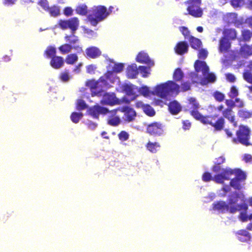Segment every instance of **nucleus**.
<instances>
[{
  "instance_id": "7",
  "label": "nucleus",
  "mask_w": 252,
  "mask_h": 252,
  "mask_svg": "<svg viewBox=\"0 0 252 252\" xmlns=\"http://www.w3.org/2000/svg\"><path fill=\"white\" fill-rule=\"evenodd\" d=\"M216 110L219 112H221L222 116L221 117L223 119L224 121L223 127L221 130H222L224 127L225 123V118L230 123L232 124L234 127H236L237 126V122L236 121L235 113L231 108H226L224 109V105L220 104L216 108Z\"/></svg>"
},
{
  "instance_id": "54",
  "label": "nucleus",
  "mask_w": 252,
  "mask_h": 252,
  "mask_svg": "<svg viewBox=\"0 0 252 252\" xmlns=\"http://www.w3.org/2000/svg\"><path fill=\"white\" fill-rule=\"evenodd\" d=\"M180 31L182 32V34L184 35L185 38L189 39V37L191 36L189 34V31L188 29L185 27H180Z\"/></svg>"
},
{
  "instance_id": "25",
  "label": "nucleus",
  "mask_w": 252,
  "mask_h": 252,
  "mask_svg": "<svg viewBox=\"0 0 252 252\" xmlns=\"http://www.w3.org/2000/svg\"><path fill=\"white\" fill-rule=\"evenodd\" d=\"M136 61L141 63H151L153 61L149 58L148 54L145 52L139 53L137 57Z\"/></svg>"
},
{
  "instance_id": "22",
  "label": "nucleus",
  "mask_w": 252,
  "mask_h": 252,
  "mask_svg": "<svg viewBox=\"0 0 252 252\" xmlns=\"http://www.w3.org/2000/svg\"><path fill=\"white\" fill-rule=\"evenodd\" d=\"M216 161L215 162L214 165L212 167V170L216 173H218L219 172H222V168L220 166V164L224 163L225 162V158L223 156L219 157L216 158Z\"/></svg>"
},
{
  "instance_id": "55",
  "label": "nucleus",
  "mask_w": 252,
  "mask_h": 252,
  "mask_svg": "<svg viewBox=\"0 0 252 252\" xmlns=\"http://www.w3.org/2000/svg\"><path fill=\"white\" fill-rule=\"evenodd\" d=\"M208 56V52L202 49L200 51H199V54H198V57L200 59H205Z\"/></svg>"
},
{
  "instance_id": "62",
  "label": "nucleus",
  "mask_w": 252,
  "mask_h": 252,
  "mask_svg": "<svg viewBox=\"0 0 252 252\" xmlns=\"http://www.w3.org/2000/svg\"><path fill=\"white\" fill-rule=\"evenodd\" d=\"M228 22L229 23L235 22L237 18V15L235 13H230L228 16Z\"/></svg>"
},
{
  "instance_id": "31",
  "label": "nucleus",
  "mask_w": 252,
  "mask_h": 252,
  "mask_svg": "<svg viewBox=\"0 0 252 252\" xmlns=\"http://www.w3.org/2000/svg\"><path fill=\"white\" fill-rule=\"evenodd\" d=\"M216 81V77L213 73H209L207 76L202 80V84L203 85L208 83H213Z\"/></svg>"
},
{
  "instance_id": "45",
  "label": "nucleus",
  "mask_w": 252,
  "mask_h": 252,
  "mask_svg": "<svg viewBox=\"0 0 252 252\" xmlns=\"http://www.w3.org/2000/svg\"><path fill=\"white\" fill-rule=\"evenodd\" d=\"M76 11L78 14L85 15L87 13V6L83 4L80 5L76 8Z\"/></svg>"
},
{
  "instance_id": "17",
  "label": "nucleus",
  "mask_w": 252,
  "mask_h": 252,
  "mask_svg": "<svg viewBox=\"0 0 252 252\" xmlns=\"http://www.w3.org/2000/svg\"><path fill=\"white\" fill-rule=\"evenodd\" d=\"M135 107L137 108L142 109L144 113L149 117H153L156 115L154 109L150 104H144L142 101H139L135 103Z\"/></svg>"
},
{
  "instance_id": "29",
  "label": "nucleus",
  "mask_w": 252,
  "mask_h": 252,
  "mask_svg": "<svg viewBox=\"0 0 252 252\" xmlns=\"http://www.w3.org/2000/svg\"><path fill=\"white\" fill-rule=\"evenodd\" d=\"M196 72L201 71L203 75L209 73V68L207 64H194Z\"/></svg>"
},
{
  "instance_id": "10",
  "label": "nucleus",
  "mask_w": 252,
  "mask_h": 252,
  "mask_svg": "<svg viewBox=\"0 0 252 252\" xmlns=\"http://www.w3.org/2000/svg\"><path fill=\"white\" fill-rule=\"evenodd\" d=\"M146 133L153 137L161 136L164 133V126L159 122H154L147 125Z\"/></svg>"
},
{
  "instance_id": "5",
  "label": "nucleus",
  "mask_w": 252,
  "mask_h": 252,
  "mask_svg": "<svg viewBox=\"0 0 252 252\" xmlns=\"http://www.w3.org/2000/svg\"><path fill=\"white\" fill-rule=\"evenodd\" d=\"M236 138L233 139L235 142H238L242 145L248 146L251 145L249 140L251 136V130L246 126L241 125L236 132Z\"/></svg>"
},
{
  "instance_id": "46",
  "label": "nucleus",
  "mask_w": 252,
  "mask_h": 252,
  "mask_svg": "<svg viewBox=\"0 0 252 252\" xmlns=\"http://www.w3.org/2000/svg\"><path fill=\"white\" fill-rule=\"evenodd\" d=\"M78 60V57L75 54L69 55L66 58V63H74Z\"/></svg>"
},
{
  "instance_id": "4",
  "label": "nucleus",
  "mask_w": 252,
  "mask_h": 252,
  "mask_svg": "<svg viewBox=\"0 0 252 252\" xmlns=\"http://www.w3.org/2000/svg\"><path fill=\"white\" fill-rule=\"evenodd\" d=\"M107 80V78L104 75L100 77L97 81L94 79L87 80L86 82V86L90 89L92 96L101 95L104 88L109 87Z\"/></svg>"
},
{
  "instance_id": "59",
  "label": "nucleus",
  "mask_w": 252,
  "mask_h": 252,
  "mask_svg": "<svg viewBox=\"0 0 252 252\" xmlns=\"http://www.w3.org/2000/svg\"><path fill=\"white\" fill-rule=\"evenodd\" d=\"M149 90L147 86H144L140 89V93L144 96H148L149 94Z\"/></svg>"
},
{
  "instance_id": "26",
  "label": "nucleus",
  "mask_w": 252,
  "mask_h": 252,
  "mask_svg": "<svg viewBox=\"0 0 252 252\" xmlns=\"http://www.w3.org/2000/svg\"><path fill=\"white\" fill-rule=\"evenodd\" d=\"M160 145L158 142H152L149 141L146 145L147 149L153 153H156L160 148Z\"/></svg>"
},
{
  "instance_id": "15",
  "label": "nucleus",
  "mask_w": 252,
  "mask_h": 252,
  "mask_svg": "<svg viewBox=\"0 0 252 252\" xmlns=\"http://www.w3.org/2000/svg\"><path fill=\"white\" fill-rule=\"evenodd\" d=\"M223 171L220 173L216 174L214 176H212L211 174L208 172H205L202 176V180L205 182H208L210 181H213L217 184H222L224 183Z\"/></svg>"
},
{
  "instance_id": "38",
  "label": "nucleus",
  "mask_w": 252,
  "mask_h": 252,
  "mask_svg": "<svg viewBox=\"0 0 252 252\" xmlns=\"http://www.w3.org/2000/svg\"><path fill=\"white\" fill-rule=\"evenodd\" d=\"M56 53V49L53 46H49L47 48L45 51V55L48 57L52 58L53 57Z\"/></svg>"
},
{
  "instance_id": "24",
  "label": "nucleus",
  "mask_w": 252,
  "mask_h": 252,
  "mask_svg": "<svg viewBox=\"0 0 252 252\" xmlns=\"http://www.w3.org/2000/svg\"><path fill=\"white\" fill-rule=\"evenodd\" d=\"M114 66H112V70H108L105 74V76L107 79L110 77V76L114 72L118 73L121 72L124 68V64H114Z\"/></svg>"
},
{
  "instance_id": "14",
  "label": "nucleus",
  "mask_w": 252,
  "mask_h": 252,
  "mask_svg": "<svg viewBox=\"0 0 252 252\" xmlns=\"http://www.w3.org/2000/svg\"><path fill=\"white\" fill-rule=\"evenodd\" d=\"M120 101L114 93H105L102 95L100 103L102 105L113 106L119 104Z\"/></svg>"
},
{
  "instance_id": "57",
  "label": "nucleus",
  "mask_w": 252,
  "mask_h": 252,
  "mask_svg": "<svg viewBox=\"0 0 252 252\" xmlns=\"http://www.w3.org/2000/svg\"><path fill=\"white\" fill-rule=\"evenodd\" d=\"M51 63H63V59L59 56H54L52 58Z\"/></svg>"
},
{
  "instance_id": "23",
  "label": "nucleus",
  "mask_w": 252,
  "mask_h": 252,
  "mask_svg": "<svg viewBox=\"0 0 252 252\" xmlns=\"http://www.w3.org/2000/svg\"><path fill=\"white\" fill-rule=\"evenodd\" d=\"M188 48L189 45L186 42H180L176 46L175 50L178 54L182 55L187 52Z\"/></svg>"
},
{
  "instance_id": "44",
  "label": "nucleus",
  "mask_w": 252,
  "mask_h": 252,
  "mask_svg": "<svg viewBox=\"0 0 252 252\" xmlns=\"http://www.w3.org/2000/svg\"><path fill=\"white\" fill-rule=\"evenodd\" d=\"M87 108V105L86 104L84 100L82 99H80L78 101L76 106V109L78 110H82L85 109Z\"/></svg>"
},
{
  "instance_id": "48",
  "label": "nucleus",
  "mask_w": 252,
  "mask_h": 252,
  "mask_svg": "<svg viewBox=\"0 0 252 252\" xmlns=\"http://www.w3.org/2000/svg\"><path fill=\"white\" fill-rule=\"evenodd\" d=\"M243 39L245 41H249L252 37V33L248 30H244L242 32Z\"/></svg>"
},
{
  "instance_id": "61",
  "label": "nucleus",
  "mask_w": 252,
  "mask_h": 252,
  "mask_svg": "<svg viewBox=\"0 0 252 252\" xmlns=\"http://www.w3.org/2000/svg\"><path fill=\"white\" fill-rule=\"evenodd\" d=\"M191 126V123L189 120L183 121V128L185 130L189 129Z\"/></svg>"
},
{
  "instance_id": "27",
  "label": "nucleus",
  "mask_w": 252,
  "mask_h": 252,
  "mask_svg": "<svg viewBox=\"0 0 252 252\" xmlns=\"http://www.w3.org/2000/svg\"><path fill=\"white\" fill-rule=\"evenodd\" d=\"M238 115L239 118L243 120L251 118L252 117V111L246 109H241L238 111Z\"/></svg>"
},
{
  "instance_id": "43",
  "label": "nucleus",
  "mask_w": 252,
  "mask_h": 252,
  "mask_svg": "<svg viewBox=\"0 0 252 252\" xmlns=\"http://www.w3.org/2000/svg\"><path fill=\"white\" fill-rule=\"evenodd\" d=\"M129 134L126 131L122 130L118 134L119 139L121 141H126L129 138Z\"/></svg>"
},
{
  "instance_id": "12",
  "label": "nucleus",
  "mask_w": 252,
  "mask_h": 252,
  "mask_svg": "<svg viewBox=\"0 0 252 252\" xmlns=\"http://www.w3.org/2000/svg\"><path fill=\"white\" fill-rule=\"evenodd\" d=\"M188 3L190 4L187 8L189 13L195 17L202 16L203 12L200 8L201 0H189Z\"/></svg>"
},
{
  "instance_id": "3",
  "label": "nucleus",
  "mask_w": 252,
  "mask_h": 252,
  "mask_svg": "<svg viewBox=\"0 0 252 252\" xmlns=\"http://www.w3.org/2000/svg\"><path fill=\"white\" fill-rule=\"evenodd\" d=\"M236 201H233V199L229 200L228 203H226L224 201H219L213 204V209L221 213H225L229 212L231 214H235L237 211L244 210L246 211L248 209V205L246 203L235 205Z\"/></svg>"
},
{
  "instance_id": "51",
  "label": "nucleus",
  "mask_w": 252,
  "mask_h": 252,
  "mask_svg": "<svg viewBox=\"0 0 252 252\" xmlns=\"http://www.w3.org/2000/svg\"><path fill=\"white\" fill-rule=\"evenodd\" d=\"M232 5L234 7H240L244 4V0H232Z\"/></svg>"
},
{
  "instance_id": "56",
  "label": "nucleus",
  "mask_w": 252,
  "mask_h": 252,
  "mask_svg": "<svg viewBox=\"0 0 252 252\" xmlns=\"http://www.w3.org/2000/svg\"><path fill=\"white\" fill-rule=\"evenodd\" d=\"M226 80L231 83H233L236 80V78L235 76L232 73H228L225 74Z\"/></svg>"
},
{
  "instance_id": "58",
  "label": "nucleus",
  "mask_w": 252,
  "mask_h": 252,
  "mask_svg": "<svg viewBox=\"0 0 252 252\" xmlns=\"http://www.w3.org/2000/svg\"><path fill=\"white\" fill-rule=\"evenodd\" d=\"M243 159L246 163H252V156L250 154H245L243 156Z\"/></svg>"
},
{
  "instance_id": "33",
  "label": "nucleus",
  "mask_w": 252,
  "mask_h": 252,
  "mask_svg": "<svg viewBox=\"0 0 252 252\" xmlns=\"http://www.w3.org/2000/svg\"><path fill=\"white\" fill-rule=\"evenodd\" d=\"M184 77V74L179 68L176 69L173 73V78L175 82L181 81Z\"/></svg>"
},
{
  "instance_id": "47",
  "label": "nucleus",
  "mask_w": 252,
  "mask_h": 252,
  "mask_svg": "<svg viewBox=\"0 0 252 252\" xmlns=\"http://www.w3.org/2000/svg\"><path fill=\"white\" fill-rule=\"evenodd\" d=\"M49 13L52 16H56L60 14V9L58 6H53L49 9Z\"/></svg>"
},
{
  "instance_id": "18",
  "label": "nucleus",
  "mask_w": 252,
  "mask_h": 252,
  "mask_svg": "<svg viewBox=\"0 0 252 252\" xmlns=\"http://www.w3.org/2000/svg\"><path fill=\"white\" fill-rule=\"evenodd\" d=\"M245 64H239L238 68L245 67ZM244 79L248 83L252 85V64H248L245 66V69L243 73Z\"/></svg>"
},
{
  "instance_id": "35",
  "label": "nucleus",
  "mask_w": 252,
  "mask_h": 252,
  "mask_svg": "<svg viewBox=\"0 0 252 252\" xmlns=\"http://www.w3.org/2000/svg\"><path fill=\"white\" fill-rule=\"evenodd\" d=\"M83 115L82 113L73 112L70 115V119L72 122L75 124L78 123L80 120L82 119Z\"/></svg>"
},
{
  "instance_id": "40",
  "label": "nucleus",
  "mask_w": 252,
  "mask_h": 252,
  "mask_svg": "<svg viewBox=\"0 0 252 252\" xmlns=\"http://www.w3.org/2000/svg\"><path fill=\"white\" fill-rule=\"evenodd\" d=\"M240 181H241L234 178L231 179L229 185L231 187H233L236 189H240L241 188Z\"/></svg>"
},
{
  "instance_id": "8",
  "label": "nucleus",
  "mask_w": 252,
  "mask_h": 252,
  "mask_svg": "<svg viewBox=\"0 0 252 252\" xmlns=\"http://www.w3.org/2000/svg\"><path fill=\"white\" fill-rule=\"evenodd\" d=\"M118 111L124 113L123 119L126 122L129 123L133 121L135 119L136 117L135 111L128 106H125L118 107L117 109L111 110L110 112L112 113L113 115H116Z\"/></svg>"
},
{
  "instance_id": "19",
  "label": "nucleus",
  "mask_w": 252,
  "mask_h": 252,
  "mask_svg": "<svg viewBox=\"0 0 252 252\" xmlns=\"http://www.w3.org/2000/svg\"><path fill=\"white\" fill-rule=\"evenodd\" d=\"M135 88L132 85L125 84L123 86V91L128 96H130L131 100L135 99L137 95L136 94Z\"/></svg>"
},
{
  "instance_id": "42",
  "label": "nucleus",
  "mask_w": 252,
  "mask_h": 252,
  "mask_svg": "<svg viewBox=\"0 0 252 252\" xmlns=\"http://www.w3.org/2000/svg\"><path fill=\"white\" fill-rule=\"evenodd\" d=\"M239 94L238 91L235 86H232L230 88V91L228 93V96L231 98H233L237 96Z\"/></svg>"
},
{
  "instance_id": "11",
  "label": "nucleus",
  "mask_w": 252,
  "mask_h": 252,
  "mask_svg": "<svg viewBox=\"0 0 252 252\" xmlns=\"http://www.w3.org/2000/svg\"><path fill=\"white\" fill-rule=\"evenodd\" d=\"M252 54V50L250 46H243L240 52L231 51L230 57H228L227 61H238L241 58H246Z\"/></svg>"
},
{
  "instance_id": "2",
  "label": "nucleus",
  "mask_w": 252,
  "mask_h": 252,
  "mask_svg": "<svg viewBox=\"0 0 252 252\" xmlns=\"http://www.w3.org/2000/svg\"><path fill=\"white\" fill-rule=\"evenodd\" d=\"M191 89V83L184 82L180 86L173 81H167L164 83L157 85L154 90L155 94L165 98L170 93L178 94L180 92H185Z\"/></svg>"
},
{
  "instance_id": "16",
  "label": "nucleus",
  "mask_w": 252,
  "mask_h": 252,
  "mask_svg": "<svg viewBox=\"0 0 252 252\" xmlns=\"http://www.w3.org/2000/svg\"><path fill=\"white\" fill-rule=\"evenodd\" d=\"M110 111L107 108L98 105L91 107L88 110V114L94 118H98L100 114L105 115L110 113Z\"/></svg>"
},
{
  "instance_id": "28",
  "label": "nucleus",
  "mask_w": 252,
  "mask_h": 252,
  "mask_svg": "<svg viewBox=\"0 0 252 252\" xmlns=\"http://www.w3.org/2000/svg\"><path fill=\"white\" fill-rule=\"evenodd\" d=\"M230 47V43L228 39L223 38L220 42V50L221 52H226Z\"/></svg>"
},
{
  "instance_id": "36",
  "label": "nucleus",
  "mask_w": 252,
  "mask_h": 252,
  "mask_svg": "<svg viewBox=\"0 0 252 252\" xmlns=\"http://www.w3.org/2000/svg\"><path fill=\"white\" fill-rule=\"evenodd\" d=\"M225 38L233 39L236 37V31L232 29H226L224 31Z\"/></svg>"
},
{
  "instance_id": "50",
  "label": "nucleus",
  "mask_w": 252,
  "mask_h": 252,
  "mask_svg": "<svg viewBox=\"0 0 252 252\" xmlns=\"http://www.w3.org/2000/svg\"><path fill=\"white\" fill-rule=\"evenodd\" d=\"M59 78L63 82H67L69 79L68 73L66 71L61 73Z\"/></svg>"
},
{
  "instance_id": "64",
  "label": "nucleus",
  "mask_w": 252,
  "mask_h": 252,
  "mask_svg": "<svg viewBox=\"0 0 252 252\" xmlns=\"http://www.w3.org/2000/svg\"><path fill=\"white\" fill-rule=\"evenodd\" d=\"M96 67L93 64L89 65L87 67V72L90 74H93L94 73V71Z\"/></svg>"
},
{
  "instance_id": "9",
  "label": "nucleus",
  "mask_w": 252,
  "mask_h": 252,
  "mask_svg": "<svg viewBox=\"0 0 252 252\" xmlns=\"http://www.w3.org/2000/svg\"><path fill=\"white\" fill-rule=\"evenodd\" d=\"M222 171H223L224 181L230 180V177L233 175H235V178L240 181L245 180L246 178V173L238 168L231 169L226 167L223 168Z\"/></svg>"
},
{
  "instance_id": "32",
  "label": "nucleus",
  "mask_w": 252,
  "mask_h": 252,
  "mask_svg": "<svg viewBox=\"0 0 252 252\" xmlns=\"http://www.w3.org/2000/svg\"><path fill=\"white\" fill-rule=\"evenodd\" d=\"M111 114L112 115V117H110L108 118L107 121L108 124L111 126H117L121 122L120 118L118 116L113 115L112 113Z\"/></svg>"
},
{
  "instance_id": "13",
  "label": "nucleus",
  "mask_w": 252,
  "mask_h": 252,
  "mask_svg": "<svg viewBox=\"0 0 252 252\" xmlns=\"http://www.w3.org/2000/svg\"><path fill=\"white\" fill-rule=\"evenodd\" d=\"M59 26L63 30L69 28L72 32H74L78 28L79 21L77 18H72L68 20H61L59 22Z\"/></svg>"
},
{
  "instance_id": "34",
  "label": "nucleus",
  "mask_w": 252,
  "mask_h": 252,
  "mask_svg": "<svg viewBox=\"0 0 252 252\" xmlns=\"http://www.w3.org/2000/svg\"><path fill=\"white\" fill-rule=\"evenodd\" d=\"M190 46L192 48L197 49L199 48L201 45V41L193 36H190L189 39Z\"/></svg>"
},
{
  "instance_id": "20",
  "label": "nucleus",
  "mask_w": 252,
  "mask_h": 252,
  "mask_svg": "<svg viewBox=\"0 0 252 252\" xmlns=\"http://www.w3.org/2000/svg\"><path fill=\"white\" fill-rule=\"evenodd\" d=\"M168 107L169 111L172 115H177L182 110L181 105L176 100L170 102L168 105Z\"/></svg>"
},
{
  "instance_id": "30",
  "label": "nucleus",
  "mask_w": 252,
  "mask_h": 252,
  "mask_svg": "<svg viewBox=\"0 0 252 252\" xmlns=\"http://www.w3.org/2000/svg\"><path fill=\"white\" fill-rule=\"evenodd\" d=\"M100 54L99 50L96 47H91L86 50V54L92 58H94L98 56Z\"/></svg>"
},
{
  "instance_id": "49",
  "label": "nucleus",
  "mask_w": 252,
  "mask_h": 252,
  "mask_svg": "<svg viewBox=\"0 0 252 252\" xmlns=\"http://www.w3.org/2000/svg\"><path fill=\"white\" fill-rule=\"evenodd\" d=\"M244 211V212H241L238 216L239 219L242 221V222H246L247 221L249 220L248 216L247 215V211Z\"/></svg>"
},
{
  "instance_id": "53",
  "label": "nucleus",
  "mask_w": 252,
  "mask_h": 252,
  "mask_svg": "<svg viewBox=\"0 0 252 252\" xmlns=\"http://www.w3.org/2000/svg\"><path fill=\"white\" fill-rule=\"evenodd\" d=\"M245 105L244 101L239 98L235 99V107L243 108Z\"/></svg>"
},
{
  "instance_id": "52",
  "label": "nucleus",
  "mask_w": 252,
  "mask_h": 252,
  "mask_svg": "<svg viewBox=\"0 0 252 252\" xmlns=\"http://www.w3.org/2000/svg\"><path fill=\"white\" fill-rule=\"evenodd\" d=\"M65 39L66 41L71 44H74L78 40L77 37L75 36L74 35L72 36H65Z\"/></svg>"
},
{
  "instance_id": "39",
  "label": "nucleus",
  "mask_w": 252,
  "mask_h": 252,
  "mask_svg": "<svg viewBox=\"0 0 252 252\" xmlns=\"http://www.w3.org/2000/svg\"><path fill=\"white\" fill-rule=\"evenodd\" d=\"M137 74V70L136 66L135 68H133L131 65H129L127 68V75L128 77L133 78L136 77Z\"/></svg>"
},
{
  "instance_id": "37",
  "label": "nucleus",
  "mask_w": 252,
  "mask_h": 252,
  "mask_svg": "<svg viewBox=\"0 0 252 252\" xmlns=\"http://www.w3.org/2000/svg\"><path fill=\"white\" fill-rule=\"evenodd\" d=\"M213 96L215 98V99L219 102H222L225 98V95L223 93L218 91H215L213 94Z\"/></svg>"
},
{
  "instance_id": "21",
  "label": "nucleus",
  "mask_w": 252,
  "mask_h": 252,
  "mask_svg": "<svg viewBox=\"0 0 252 252\" xmlns=\"http://www.w3.org/2000/svg\"><path fill=\"white\" fill-rule=\"evenodd\" d=\"M238 240L242 242H247L250 241L251 234L245 229H241L236 232Z\"/></svg>"
},
{
  "instance_id": "6",
  "label": "nucleus",
  "mask_w": 252,
  "mask_h": 252,
  "mask_svg": "<svg viewBox=\"0 0 252 252\" xmlns=\"http://www.w3.org/2000/svg\"><path fill=\"white\" fill-rule=\"evenodd\" d=\"M108 15L106 8L99 6L93 8V13L89 15L88 19L92 25L95 26L98 22L106 18Z\"/></svg>"
},
{
  "instance_id": "41",
  "label": "nucleus",
  "mask_w": 252,
  "mask_h": 252,
  "mask_svg": "<svg viewBox=\"0 0 252 252\" xmlns=\"http://www.w3.org/2000/svg\"><path fill=\"white\" fill-rule=\"evenodd\" d=\"M72 49V46L68 44H65L61 46L59 49L63 54H66L69 53Z\"/></svg>"
},
{
  "instance_id": "60",
  "label": "nucleus",
  "mask_w": 252,
  "mask_h": 252,
  "mask_svg": "<svg viewBox=\"0 0 252 252\" xmlns=\"http://www.w3.org/2000/svg\"><path fill=\"white\" fill-rule=\"evenodd\" d=\"M225 103L227 105V108H231L232 109L235 107V100L233 101L232 99H226Z\"/></svg>"
},
{
  "instance_id": "1",
  "label": "nucleus",
  "mask_w": 252,
  "mask_h": 252,
  "mask_svg": "<svg viewBox=\"0 0 252 252\" xmlns=\"http://www.w3.org/2000/svg\"><path fill=\"white\" fill-rule=\"evenodd\" d=\"M188 101L191 116L204 125L212 126L216 131H221L224 122L221 117H219L218 114L203 116L198 110L200 105L195 98L190 97Z\"/></svg>"
},
{
  "instance_id": "63",
  "label": "nucleus",
  "mask_w": 252,
  "mask_h": 252,
  "mask_svg": "<svg viewBox=\"0 0 252 252\" xmlns=\"http://www.w3.org/2000/svg\"><path fill=\"white\" fill-rule=\"evenodd\" d=\"M39 4L45 10L48 9V4L46 0H40Z\"/></svg>"
}]
</instances>
